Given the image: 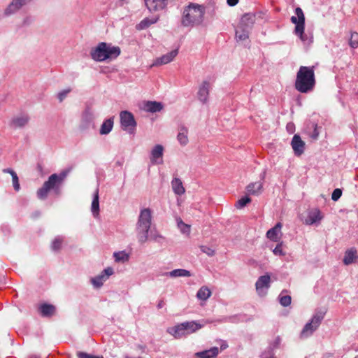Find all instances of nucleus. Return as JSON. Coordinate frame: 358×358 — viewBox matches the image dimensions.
<instances>
[{
  "label": "nucleus",
  "mask_w": 358,
  "mask_h": 358,
  "mask_svg": "<svg viewBox=\"0 0 358 358\" xmlns=\"http://www.w3.org/2000/svg\"><path fill=\"white\" fill-rule=\"evenodd\" d=\"M206 8L203 5L189 3L183 8L181 24L185 27H194L202 24L204 20Z\"/></svg>",
  "instance_id": "1"
},
{
  "label": "nucleus",
  "mask_w": 358,
  "mask_h": 358,
  "mask_svg": "<svg viewBox=\"0 0 358 358\" xmlns=\"http://www.w3.org/2000/svg\"><path fill=\"white\" fill-rule=\"evenodd\" d=\"M314 66H301L296 73L295 88L301 93H308L315 86Z\"/></svg>",
  "instance_id": "2"
},
{
  "label": "nucleus",
  "mask_w": 358,
  "mask_h": 358,
  "mask_svg": "<svg viewBox=\"0 0 358 358\" xmlns=\"http://www.w3.org/2000/svg\"><path fill=\"white\" fill-rule=\"evenodd\" d=\"M121 53L118 46H113L110 43L105 42L99 43L90 50L92 59L96 62H101L107 59H114Z\"/></svg>",
  "instance_id": "3"
},
{
  "label": "nucleus",
  "mask_w": 358,
  "mask_h": 358,
  "mask_svg": "<svg viewBox=\"0 0 358 358\" xmlns=\"http://www.w3.org/2000/svg\"><path fill=\"white\" fill-rule=\"evenodd\" d=\"M152 220V210L147 208L141 209L136 226V236L140 243H145L149 237Z\"/></svg>",
  "instance_id": "4"
},
{
  "label": "nucleus",
  "mask_w": 358,
  "mask_h": 358,
  "mask_svg": "<svg viewBox=\"0 0 358 358\" xmlns=\"http://www.w3.org/2000/svg\"><path fill=\"white\" fill-rule=\"evenodd\" d=\"M295 13L296 16L291 17L292 22L296 25L294 33L304 44H309L312 42V37L308 36L304 33L305 17L303 12L301 8L297 7L295 9Z\"/></svg>",
  "instance_id": "5"
},
{
  "label": "nucleus",
  "mask_w": 358,
  "mask_h": 358,
  "mask_svg": "<svg viewBox=\"0 0 358 358\" xmlns=\"http://www.w3.org/2000/svg\"><path fill=\"white\" fill-rule=\"evenodd\" d=\"M325 313L323 311H317L316 312L313 317L311 318L310 321L308 322L304 327L303 328L301 332V338H308L310 336H311L315 331L317 330V329L320 325L322 321L324 319Z\"/></svg>",
  "instance_id": "6"
},
{
  "label": "nucleus",
  "mask_w": 358,
  "mask_h": 358,
  "mask_svg": "<svg viewBox=\"0 0 358 358\" xmlns=\"http://www.w3.org/2000/svg\"><path fill=\"white\" fill-rule=\"evenodd\" d=\"M120 118L122 129L130 134H134L136 127L134 115L131 112L123 110L120 113Z\"/></svg>",
  "instance_id": "7"
},
{
  "label": "nucleus",
  "mask_w": 358,
  "mask_h": 358,
  "mask_svg": "<svg viewBox=\"0 0 358 358\" xmlns=\"http://www.w3.org/2000/svg\"><path fill=\"white\" fill-rule=\"evenodd\" d=\"M271 286V276L266 273L264 275L260 276L256 283L255 287L258 295L263 296L267 293L268 289Z\"/></svg>",
  "instance_id": "8"
},
{
  "label": "nucleus",
  "mask_w": 358,
  "mask_h": 358,
  "mask_svg": "<svg viewBox=\"0 0 358 358\" xmlns=\"http://www.w3.org/2000/svg\"><path fill=\"white\" fill-rule=\"evenodd\" d=\"M114 273L113 268L111 267H108L105 268L100 274L92 278L91 279V282L94 287L100 288L106 282L110 275Z\"/></svg>",
  "instance_id": "9"
},
{
  "label": "nucleus",
  "mask_w": 358,
  "mask_h": 358,
  "mask_svg": "<svg viewBox=\"0 0 358 358\" xmlns=\"http://www.w3.org/2000/svg\"><path fill=\"white\" fill-rule=\"evenodd\" d=\"M212 83L208 80H203L199 87L197 92V98L202 103H206L208 101V96L210 90L211 89Z\"/></svg>",
  "instance_id": "10"
},
{
  "label": "nucleus",
  "mask_w": 358,
  "mask_h": 358,
  "mask_svg": "<svg viewBox=\"0 0 358 358\" xmlns=\"http://www.w3.org/2000/svg\"><path fill=\"white\" fill-rule=\"evenodd\" d=\"M67 171L62 172L59 176L56 173L52 174L47 181L44 182V185L49 188V189H56L58 187L59 184L66 178L67 176Z\"/></svg>",
  "instance_id": "11"
},
{
  "label": "nucleus",
  "mask_w": 358,
  "mask_h": 358,
  "mask_svg": "<svg viewBox=\"0 0 358 358\" xmlns=\"http://www.w3.org/2000/svg\"><path fill=\"white\" fill-rule=\"evenodd\" d=\"M32 0H13L5 10L6 15H10L17 12L24 6L30 3Z\"/></svg>",
  "instance_id": "12"
},
{
  "label": "nucleus",
  "mask_w": 358,
  "mask_h": 358,
  "mask_svg": "<svg viewBox=\"0 0 358 358\" xmlns=\"http://www.w3.org/2000/svg\"><path fill=\"white\" fill-rule=\"evenodd\" d=\"M178 53V50L177 49L173 50L162 55V57L157 58L154 61V62L151 66H160V65L169 64L173 60V59L177 56Z\"/></svg>",
  "instance_id": "13"
},
{
  "label": "nucleus",
  "mask_w": 358,
  "mask_h": 358,
  "mask_svg": "<svg viewBox=\"0 0 358 358\" xmlns=\"http://www.w3.org/2000/svg\"><path fill=\"white\" fill-rule=\"evenodd\" d=\"M291 145L296 155L300 156L303 153L305 149V143L301 140L299 135L295 134L293 136Z\"/></svg>",
  "instance_id": "14"
},
{
  "label": "nucleus",
  "mask_w": 358,
  "mask_h": 358,
  "mask_svg": "<svg viewBox=\"0 0 358 358\" xmlns=\"http://www.w3.org/2000/svg\"><path fill=\"white\" fill-rule=\"evenodd\" d=\"M255 14L252 13H245L242 16L238 26L251 30L255 22Z\"/></svg>",
  "instance_id": "15"
},
{
  "label": "nucleus",
  "mask_w": 358,
  "mask_h": 358,
  "mask_svg": "<svg viewBox=\"0 0 358 358\" xmlns=\"http://www.w3.org/2000/svg\"><path fill=\"white\" fill-rule=\"evenodd\" d=\"M164 148L162 145H156L151 151L150 160L152 164H161L163 163Z\"/></svg>",
  "instance_id": "16"
},
{
  "label": "nucleus",
  "mask_w": 358,
  "mask_h": 358,
  "mask_svg": "<svg viewBox=\"0 0 358 358\" xmlns=\"http://www.w3.org/2000/svg\"><path fill=\"white\" fill-rule=\"evenodd\" d=\"M323 215H322L321 211L317 209H313L310 210L306 219V224L308 225H312L314 224H319L320 221L322 220Z\"/></svg>",
  "instance_id": "17"
},
{
  "label": "nucleus",
  "mask_w": 358,
  "mask_h": 358,
  "mask_svg": "<svg viewBox=\"0 0 358 358\" xmlns=\"http://www.w3.org/2000/svg\"><path fill=\"white\" fill-rule=\"evenodd\" d=\"M150 11H157L166 8L168 0H144Z\"/></svg>",
  "instance_id": "18"
},
{
  "label": "nucleus",
  "mask_w": 358,
  "mask_h": 358,
  "mask_svg": "<svg viewBox=\"0 0 358 358\" xmlns=\"http://www.w3.org/2000/svg\"><path fill=\"white\" fill-rule=\"evenodd\" d=\"M358 260V253L355 248H351L348 249L344 255L343 259L345 265H350L353 263H356Z\"/></svg>",
  "instance_id": "19"
},
{
  "label": "nucleus",
  "mask_w": 358,
  "mask_h": 358,
  "mask_svg": "<svg viewBox=\"0 0 358 358\" xmlns=\"http://www.w3.org/2000/svg\"><path fill=\"white\" fill-rule=\"evenodd\" d=\"M282 224L278 222L273 227L266 232V237L272 241L278 242L281 237Z\"/></svg>",
  "instance_id": "20"
},
{
  "label": "nucleus",
  "mask_w": 358,
  "mask_h": 358,
  "mask_svg": "<svg viewBox=\"0 0 358 358\" xmlns=\"http://www.w3.org/2000/svg\"><path fill=\"white\" fill-rule=\"evenodd\" d=\"M142 109L146 112L157 113L163 109V104L157 101H147L143 103Z\"/></svg>",
  "instance_id": "21"
},
{
  "label": "nucleus",
  "mask_w": 358,
  "mask_h": 358,
  "mask_svg": "<svg viewBox=\"0 0 358 358\" xmlns=\"http://www.w3.org/2000/svg\"><path fill=\"white\" fill-rule=\"evenodd\" d=\"M206 322L201 324L196 321H190V322H185L182 324H183L184 330H185V333L187 335L194 333L199 329H201L206 324Z\"/></svg>",
  "instance_id": "22"
},
{
  "label": "nucleus",
  "mask_w": 358,
  "mask_h": 358,
  "mask_svg": "<svg viewBox=\"0 0 358 358\" xmlns=\"http://www.w3.org/2000/svg\"><path fill=\"white\" fill-rule=\"evenodd\" d=\"M167 332L177 339L187 336L185 333V330H184L183 324L182 323L169 328L167 329Z\"/></svg>",
  "instance_id": "23"
},
{
  "label": "nucleus",
  "mask_w": 358,
  "mask_h": 358,
  "mask_svg": "<svg viewBox=\"0 0 358 358\" xmlns=\"http://www.w3.org/2000/svg\"><path fill=\"white\" fill-rule=\"evenodd\" d=\"M29 121V117L27 115H20L13 117L11 120V126L14 128L24 127Z\"/></svg>",
  "instance_id": "24"
},
{
  "label": "nucleus",
  "mask_w": 358,
  "mask_h": 358,
  "mask_svg": "<svg viewBox=\"0 0 358 358\" xmlns=\"http://www.w3.org/2000/svg\"><path fill=\"white\" fill-rule=\"evenodd\" d=\"M263 182L258 181L251 182L246 187V191L251 195H259L262 192Z\"/></svg>",
  "instance_id": "25"
},
{
  "label": "nucleus",
  "mask_w": 358,
  "mask_h": 358,
  "mask_svg": "<svg viewBox=\"0 0 358 358\" xmlns=\"http://www.w3.org/2000/svg\"><path fill=\"white\" fill-rule=\"evenodd\" d=\"M219 352L220 350L217 347H213L208 350L196 352L195 356L199 358H215Z\"/></svg>",
  "instance_id": "26"
},
{
  "label": "nucleus",
  "mask_w": 358,
  "mask_h": 358,
  "mask_svg": "<svg viewBox=\"0 0 358 358\" xmlns=\"http://www.w3.org/2000/svg\"><path fill=\"white\" fill-rule=\"evenodd\" d=\"M91 211L93 216L96 218L99 215V189L96 188L94 192L93 199L91 206Z\"/></svg>",
  "instance_id": "27"
},
{
  "label": "nucleus",
  "mask_w": 358,
  "mask_h": 358,
  "mask_svg": "<svg viewBox=\"0 0 358 358\" xmlns=\"http://www.w3.org/2000/svg\"><path fill=\"white\" fill-rule=\"evenodd\" d=\"M171 187L173 192L177 195H182L185 193V189L183 187L181 180L178 178H174L171 181Z\"/></svg>",
  "instance_id": "28"
},
{
  "label": "nucleus",
  "mask_w": 358,
  "mask_h": 358,
  "mask_svg": "<svg viewBox=\"0 0 358 358\" xmlns=\"http://www.w3.org/2000/svg\"><path fill=\"white\" fill-rule=\"evenodd\" d=\"M164 275L171 278L190 277L192 275L190 271L183 268L174 269L170 272L165 273Z\"/></svg>",
  "instance_id": "29"
},
{
  "label": "nucleus",
  "mask_w": 358,
  "mask_h": 358,
  "mask_svg": "<svg viewBox=\"0 0 358 358\" xmlns=\"http://www.w3.org/2000/svg\"><path fill=\"white\" fill-rule=\"evenodd\" d=\"M159 20V17H155L152 18L145 17L143 20H141L138 24H136V28L137 30H143L148 28L150 25L155 24Z\"/></svg>",
  "instance_id": "30"
},
{
  "label": "nucleus",
  "mask_w": 358,
  "mask_h": 358,
  "mask_svg": "<svg viewBox=\"0 0 358 358\" xmlns=\"http://www.w3.org/2000/svg\"><path fill=\"white\" fill-rule=\"evenodd\" d=\"M39 311L43 317H50L55 313V307L53 305L43 303L39 307Z\"/></svg>",
  "instance_id": "31"
},
{
  "label": "nucleus",
  "mask_w": 358,
  "mask_h": 358,
  "mask_svg": "<svg viewBox=\"0 0 358 358\" xmlns=\"http://www.w3.org/2000/svg\"><path fill=\"white\" fill-rule=\"evenodd\" d=\"M187 135H188L187 129L185 127H181L179 129V131L177 135V139L181 145L185 146L188 143L189 140H188Z\"/></svg>",
  "instance_id": "32"
},
{
  "label": "nucleus",
  "mask_w": 358,
  "mask_h": 358,
  "mask_svg": "<svg viewBox=\"0 0 358 358\" xmlns=\"http://www.w3.org/2000/svg\"><path fill=\"white\" fill-rule=\"evenodd\" d=\"M113 127V117H110L106 120L101 124L100 128V134L106 135L108 134Z\"/></svg>",
  "instance_id": "33"
},
{
  "label": "nucleus",
  "mask_w": 358,
  "mask_h": 358,
  "mask_svg": "<svg viewBox=\"0 0 358 358\" xmlns=\"http://www.w3.org/2000/svg\"><path fill=\"white\" fill-rule=\"evenodd\" d=\"M250 31V29L238 26L236 30V38L239 41H245L248 38Z\"/></svg>",
  "instance_id": "34"
},
{
  "label": "nucleus",
  "mask_w": 358,
  "mask_h": 358,
  "mask_svg": "<svg viewBox=\"0 0 358 358\" xmlns=\"http://www.w3.org/2000/svg\"><path fill=\"white\" fill-rule=\"evenodd\" d=\"M211 295L210 290L207 287H201L197 292L196 296L199 299L206 301Z\"/></svg>",
  "instance_id": "35"
},
{
  "label": "nucleus",
  "mask_w": 358,
  "mask_h": 358,
  "mask_svg": "<svg viewBox=\"0 0 358 358\" xmlns=\"http://www.w3.org/2000/svg\"><path fill=\"white\" fill-rule=\"evenodd\" d=\"M113 257L116 262L124 263L127 262L129 259V255L125 251L114 252Z\"/></svg>",
  "instance_id": "36"
},
{
  "label": "nucleus",
  "mask_w": 358,
  "mask_h": 358,
  "mask_svg": "<svg viewBox=\"0 0 358 358\" xmlns=\"http://www.w3.org/2000/svg\"><path fill=\"white\" fill-rule=\"evenodd\" d=\"M178 227L181 233L183 234L189 235L190 233V225L184 223L181 220H178Z\"/></svg>",
  "instance_id": "37"
},
{
  "label": "nucleus",
  "mask_w": 358,
  "mask_h": 358,
  "mask_svg": "<svg viewBox=\"0 0 358 358\" xmlns=\"http://www.w3.org/2000/svg\"><path fill=\"white\" fill-rule=\"evenodd\" d=\"M63 242V238L62 236H57L52 243V250L54 251L59 250Z\"/></svg>",
  "instance_id": "38"
},
{
  "label": "nucleus",
  "mask_w": 358,
  "mask_h": 358,
  "mask_svg": "<svg viewBox=\"0 0 358 358\" xmlns=\"http://www.w3.org/2000/svg\"><path fill=\"white\" fill-rule=\"evenodd\" d=\"M49 191H50L49 188L47 187L43 184L42 187L38 189V190L37 191V196L40 199H45L47 197Z\"/></svg>",
  "instance_id": "39"
},
{
  "label": "nucleus",
  "mask_w": 358,
  "mask_h": 358,
  "mask_svg": "<svg viewBox=\"0 0 358 358\" xmlns=\"http://www.w3.org/2000/svg\"><path fill=\"white\" fill-rule=\"evenodd\" d=\"M250 201V198L245 196L238 199L235 206L237 208H242L244 206H245L248 203H249Z\"/></svg>",
  "instance_id": "40"
},
{
  "label": "nucleus",
  "mask_w": 358,
  "mask_h": 358,
  "mask_svg": "<svg viewBox=\"0 0 358 358\" xmlns=\"http://www.w3.org/2000/svg\"><path fill=\"white\" fill-rule=\"evenodd\" d=\"M349 45L352 48H357L358 47V33L353 32L351 34Z\"/></svg>",
  "instance_id": "41"
},
{
  "label": "nucleus",
  "mask_w": 358,
  "mask_h": 358,
  "mask_svg": "<svg viewBox=\"0 0 358 358\" xmlns=\"http://www.w3.org/2000/svg\"><path fill=\"white\" fill-rule=\"evenodd\" d=\"M291 301H292L291 296L289 295H285V296L280 295L279 296L280 303L284 307H286V306H288L289 305H290Z\"/></svg>",
  "instance_id": "42"
},
{
  "label": "nucleus",
  "mask_w": 358,
  "mask_h": 358,
  "mask_svg": "<svg viewBox=\"0 0 358 358\" xmlns=\"http://www.w3.org/2000/svg\"><path fill=\"white\" fill-rule=\"evenodd\" d=\"M199 248L202 252L206 254L209 257H213L215 254V250L207 245H201Z\"/></svg>",
  "instance_id": "43"
},
{
  "label": "nucleus",
  "mask_w": 358,
  "mask_h": 358,
  "mask_svg": "<svg viewBox=\"0 0 358 358\" xmlns=\"http://www.w3.org/2000/svg\"><path fill=\"white\" fill-rule=\"evenodd\" d=\"M282 243L278 244L276 247L273 250V252L275 255L284 256L285 255V252L282 250Z\"/></svg>",
  "instance_id": "44"
},
{
  "label": "nucleus",
  "mask_w": 358,
  "mask_h": 358,
  "mask_svg": "<svg viewBox=\"0 0 358 358\" xmlns=\"http://www.w3.org/2000/svg\"><path fill=\"white\" fill-rule=\"evenodd\" d=\"M71 91V90L69 88L59 92L57 94V99H59V102H62Z\"/></svg>",
  "instance_id": "45"
},
{
  "label": "nucleus",
  "mask_w": 358,
  "mask_h": 358,
  "mask_svg": "<svg viewBox=\"0 0 358 358\" xmlns=\"http://www.w3.org/2000/svg\"><path fill=\"white\" fill-rule=\"evenodd\" d=\"M77 357L78 358H103L102 356H96L84 352H78Z\"/></svg>",
  "instance_id": "46"
},
{
  "label": "nucleus",
  "mask_w": 358,
  "mask_h": 358,
  "mask_svg": "<svg viewBox=\"0 0 358 358\" xmlns=\"http://www.w3.org/2000/svg\"><path fill=\"white\" fill-rule=\"evenodd\" d=\"M342 195V190L339 188L335 189L331 194V199L334 201H338Z\"/></svg>",
  "instance_id": "47"
},
{
  "label": "nucleus",
  "mask_w": 358,
  "mask_h": 358,
  "mask_svg": "<svg viewBox=\"0 0 358 358\" xmlns=\"http://www.w3.org/2000/svg\"><path fill=\"white\" fill-rule=\"evenodd\" d=\"M12 180H13V187H14L15 190L19 191V189H20V183H19V180H18V177H17V174H15L12 177Z\"/></svg>",
  "instance_id": "48"
},
{
  "label": "nucleus",
  "mask_w": 358,
  "mask_h": 358,
  "mask_svg": "<svg viewBox=\"0 0 358 358\" xmlns=\"http://www.w3.org/2000/svg\"><path fill=\"white\" fill-rule=\"evenodd\" d=\"M313 128H314V130L313 131V133L310 134V138L313 140H316L317 139L318 136H319V131L317 130V125L314 124L313 125Z\"/></svg>",
  "instance_id": "49"
},
{
  "label": "nucleus",
  "mask_w": 358,
  "mask_h": 358,
  "mask_svg": "<svg viewBox=\"0 0 358 358\" xmlns=\"http://www.w3.org/2000/svg\"><path fill=\"white\" fill-rule=\"evenodd\" d=\"M92 114L90 110H86L84 113V117L87 118L88 120H91L93 119Z\"/></svg>",
  "instance_id": "50"
},
{
  "label": "nucleus",
  "mask_w": 358,
  "mask_h": 358,
  "mask_svg": "<svg viewBox=\"0 0 358 358\" xmlns=\"http://www.w3.org/2000/svg\"><path fill=\"white\" fill-rule=\"evenodd\" d=\"M294 124L293 123H288L287 124V129L289 133H292L294 131Z\"/></svg>",
  "instance_id": "51"
},
{
  "label": "nucleus",
  "mask_w": 358,
  "mask_h": 358,
  "mask_svg": "<svg viewBox=\"0 0 358 358\" xmlns=\"http://www.w3.org/2000/svg\"><path fill=\"white\" fill-rule=\"evenodd\" d=\"M238 3V0H227V3L230 6H234Z\"/></svg>",
  "instance_id": "52"
},
{
  "label": "nucleus",
  "mask_w": 358,
  "mask_h": 358,
  "mask_svg": "<svg viewBox=\"0 0 358 358\" xmlns=\"http://www.w3.org/2000/svg\"><path fill=\"white\" fill-rule=\"evenodd\" d=\"M4 173H10L11 175V176L13 177L15 174H17L13 169H3V171Z\"/></svg>",
  "instance_id": "53"
},
{
  "label": "nucleus",
  "mask_w": 358,
  "mask_h": 358,
  "mask_svg": "<svg viewBox=\"0 0 358 358\" xmlns=\"http://www.w3.org/2000/svg\"><path fill=\"white\" fill-rule=\"evenodd\" d=\"M150 238L151 239H153L155 241H157V238H161V236L157 234H152V232L150 233Z\"/></svg>",
  "instance_id": "54"
},
{
  "label": "nucleus",
  "mask_w": 358,
  "mask_h": 358,
  "mask_svg": "<svg viewBox=\"0 0 358 358\" xmlns=\"http://www.w3.org/2000/svg\"><path fill=\"white\" fill-rule=\"evenodd\" d=\"M31 22V20L30 17H26L23 21L24 25H28Z\"/></svg>",
  "instance_id": "55"
},
{
  "label": "nucleus",
  "mask_w": 358,
  "mask_h": 358,
  "mask_svg": "<svg viewBox=\"0 0 358 358\" xmlns=\"http://www.w3.org/2000/svg\"><path fill=\"white\" fill-rule=\"evenodd\" d=\"M164 301H159V303L157 304V308L159 309H160V308H162L164 306Z\"/></svg>",
  "instance_id": "56"
},
{
  "label": "nucleus",
  "mask_w": 358,
  "mask_h": 358,
  "mask_svg": "<svg viewBox=\"0 0 358 358\" xmlns=\"http://www.w3.org/2000/svg\"><path fill=\"white\" fill-rule=\"evenodd\" d=\"M265 176H266V171H264V172H262L260 175V178L262 180H264V178H265Z\"/></svg>",
  "instance_id": "57"
},
{
  "label": "nucleus",
  "mask_w": 358,
  "mask_h": 358,
  "mask_svg": "<svg viewBox=\"0 0 358 358\" xmlns=\"http://www.w3.org/2000/svg\"><path fill=\"white\" fill-rule=\"evenodd\" d=\"M227 347H228V345H227L226 343H222V344L221 345V346H220V349H221V350H224V349H226Z\"/></svg>",
  "instance_id": "58"
},
{
  "label": "nucleus",
  "mask_w": 358,
  "mask_h": 358,
  "mask_svg": "<svg viewBox=\"0 0 358 358\" xmlns=\"http://www.w3.org/2000/svg\"><path fill=\"white\" fill-rule=\"evenodd\" d=\"M27 358H41L40 356L36 355H31L27 357Z\"/></svg>",
  "instance_id": "59"
},
{
  "label": "nucleus",
  "mask_w": 358,
  "mask_h": 358,
  "mask_svg": "<svg viewBox=\"0 0 358 358\" xmlns=\"http://www.w3.org/2000/svg\"><path fill=\"white\" fill-rule=\"evenodd\" d=\"M263 358H275L273 356H270L269 357H263Z\"/></svg>",
  "instance_id": "60"
},
{
  "label": "nucleus",
  "mask_w": 358,
  "mask_h": 358,
  "mask_svg": "<svg viewBox=\"0 0 358 358\" xmlns=\"http://www.w3.org/2000/svg\"><path fill=\"white\" fill-rule=\"evenodd\" d=\"M138 358H141V357H138Z\"/></svg>",
  "instance_id": "61"
}]
</instances>
